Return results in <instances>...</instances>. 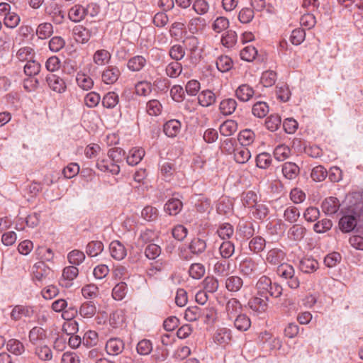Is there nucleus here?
I'll return each mask as SVG.
<instances>
[{"label": "nucleus", "mask_w": 363, "mask_h": 363, "mask_svg": "<svg viewBox=\"0 0 363 363\" xmlns=\"http://www.w3.org/2000/svg\"><path fill=\"white\" fill-rule=\"evenodd\" d=\"M269 208L264 203H257L250 209L252 217L257 220H264L269 214Z\"/></svg>", "instance_id": "e433bc0d"}, {"label": "nucleus", "mask_w": 363, "mask_h": 363, "mask_svg": "<svg viewBox=\"0 0 363 363\" xmlns=\"http://www.w3.org/2000/svg\"><path fill=\"white\" fill-rule=\"evenodd\" d=\"M99 341L98 333L96 331L89 330L84 335L83 344L87 347L96 346Z\"/></svg>", "instance_id": "680f3d73"}, {"label": "nucleus", "mask_w": 363, "mask_h": 363, "mask_svg": "<svg viewBox=\"0 0 363 363\" xmlns=\"http://www.w3.org/2000/svg\"><path fill=\"white\" fill-rule=\"evenodd\" d=\"M109 250L111 257L117 260L123 259L127 255L125 246L118 240H113L110 243Z\"/></svg>", "instance_id": "f3484780"}, {"label": "nucleus", "mask_w": 363, "mask_h": 363, "mask_svg": "<svg viewBox=\"0 0 363 363\" xmlns=\"http://www.w3.org/2000/svg\"><path fill=\"white\" fill-rule=\"evenodd\" d=\"M152 343L150 340L143 339L137 344V352L140 355H148L152 351Z\"/></svg>", "instance_id": "338daca9"}, {"label": "nucleus", "mask_w": 363, "mask_h": 363, "mask_svg": "<svg viewBox=\"0 0 363 363\" xmlns=\"http://www.w3.org/2000/svg\"><path fill=\"white\" fill-rule=\"evenodd\" d=\"M272 284V280L267 276H262L257 282V295L267 297V291Z\"/></svg>", "instance_id": "c9c22d12"}, {"label": "nucleus", "mask_w": 363, "mask_h": 363, "mask_svg": "<svg viewBox=\"0 0 363 363\" xmlns=\"http://www.w3.org/2000/svg\"><path fill=\"white\" fill-rule=\"evenodd\" d=\"M255 135L250 129H245L240 132L238 140L241 146H247L252 144L255 140Z\"/></svg>", "instance_id": "3c124183"}, {"label": "nucleus", "mask_w": 363, "mask_h": 363, "mask_svg": "<svg viewBox=\"0 0 363 363\" xmlns=\"http://www.w3.org/2000/svg\"><path fill=\"white\" fill-rule=\"evenodd\" d=\"M231 331L227 328L218 329L213 337L215 342L219 345L228 344L231 340Z\"/></svg>", "instance_id": "f704fd0d"}, {"label": "nucleus", "mask_w": 363, "mask_h": 363, "mask_svg": "<svg viewBox=\"0 0 363 363\" xmlns=\"http://www.w3.org/2000/svg\"><path fill=\"white\" fill-rule=\"evenodd\" d=\"M145 155L143 149L133 148L130 150L129 155L126 157V162L129 165L134 166L138 164Z\"/></svg>", "instance_id": "4c0bfd02"}, {"label": "nucleus", "mask_w": 363, "mask_h": 363, "mask_svg": "<svg viewBox=\"0 0 363 363\" xmlns=\"http://www.w3.org/2000/svg\"><path fill=\"white\" fill-rule=\"evenodd\" d=\"M86 13V9H85L82 6L77 4L74 5L69 9L68 17L73 22H80L84 18Z\"/></svg>", "instance_id": "b1692460"}, {"label": "nucleus", "mask_w": 363, "mask_h": 363, "mask_svg": "<svg viewBox=\"0 0 363 363\" xmlns=\"http://www.w3.org/2000/svg\"><path fill=\"white\" fill-rule=\"evenodd\" d=\"M33 268V277L38 281H43L51 272L49 267H46L43 262H39L35 264Z\"/></svg>", "instance_id": "5701e85b"}, {"label": "nucleus", "mask_w": 363, "mask_h": 363, "mask_svg": "<svg viewBox=\"0 0 363 363\" xmlns=\"http://www.w3.org/2000/svg\"><path fill=\"white\" fill-rule=\"evenodd\" d=\"M47 13L52 18V21L56 24L62 23L65 18V12L61 9L57 4H51L47 11Z\"/></svg>", "instance_id": "aec40b11"}, {"label": "nucleus", "mask_w": 363, "mask_h": 363, "mask_svg": "<svg viewBox=\"0 0 363 363\" xmlns=\"http://www.w3.org/2000/svg\"><path fill=\"white\" fill-rule=\"evenodd\" d=\"M252 112L255 116L262 118L268 113L269 106L265 102L258 101L253 105Z\"/></svg>", "instance_id": "052dcab7"}, {"label": "nucleus", "mask_w": 363, "mask_h": 363, "mask_svg": "<svg viewBox=\"0 0 363 363\" xmlns=\"http://www.w3.org/2000/svg\"><path fill=\"white\" fill-rule=\"evenodd\" d=\"M46 82L49 87L54 91L62 94L65 91L67 86L65 81L56 74H48Z\"/></svg>", "instance_id": "6e6552de"}, {"label": "nucleus", "mask_w": 363, "mask_h": 363, "mask_svg": "<svg viewBox=\"0 0 363 363\" xmlns=\"http://www.w3.org/2000/svg\"><path fill=\"white\" fill-rule=\"evenodd\" d=\"M203 288L208 293L213 294L217 291L219 283L216 278L213 276L206 277L203 282Z\"/></svg>", "instance_id": "864d4df0"}, {"label": "nucleus", "mask_w": 363, "mask_h": 363, "mask_svg": "<svg viewBox=\"0 0 363 363\" xmlns=\"http://www.w3.org/2000/svg\"><path fill=\"white\" fill-rule=\"evenodd\" d=\"M299 209L294 206H286L284 211L283 218L285 221L290 224H295L300 218Z\"/></svg>", "instance_id": "6ab92c4d"}, {"label": "nucleus", "mask_w": 363, "mask_h": 363, "mask_svg": "<svg viewBox=\"0 0 363 363\" xmlns=\"http://www.w3.org/2000/svg\"><path fill=\"white\" fill-rule=\"evenodd\" d=\"M266 246V240L261 236L254 237L249 242V248L253 253L263 251Z\"/></svg>", "instance_id": "8fccbe9b"}, {"label": "nucleus", "mask_w": 363, "mask_h": 363, "mask_svg": "<svg viewBox=\"0 0 363 363\" xmlns=\"http://www.w3.org/2000/svg\"><path fill=\"white\" fill-rule=\"evenodd\" d=\"M241 200L244 206L251 209L258 203V196L255 191H248L242 193Z\"/></svg>", "instance_id": "c03bdc74"}, {"label": "nucleus", "mask_w": 363, "mask_h": 363, "mask_svg": "<svg viewBox=\"0 0 363 363\" xmlns=\"http://www.w3.org/2000/svg\"><path fill=\"white\" fill-rule=\"evenodd\" d=\"M340 207V201L334 196H330L322 202L321 208L323 211L329 216L335 214Z\"/></svg>", "instance_id": "9d476101"}, {"label": "nucleus", "mask_w": 363, "mask_h": 363, "mask_svg": "<svg viewBox=\"0 0 363 363\" xmlns=\"http://www.w3.org/2000/svg\"><path fill=\"white\" fill-rule=\"evenodd\" d=\"M79 269L76 266H69L64 268L62 278L60 279V285L65 288L72 286L73 280L78 276Z\"/></svg>", "instance_id": "20e7f679"}, {"label": "nucleus", "mask_w": 363, "mask_h": 363, "mask_svg": "<svg viewBox=\"0 0 363 363\" xmlns=\"http://www.w3.org/2000/svg\"><path fill=\"white\" fill-rule=\"evenodd\" d=\"M273 153L277 160L284 161L290 156L291 150L285 145H279L275 147Z\"/></svg>", "instance_id": "bf43d9fd"}, {"label": "nucleus", "mask_w": 363, "mask_h": 363, "mask_svg": "<svg viewBox=\"0 0 363 363\" xmlns=\"http://www.w3.org/2000/svg\"><path fill=\"white\" fill-rule=\"evenodd\" d=\"M121 75L119 69L116 66H109L102 72L101 80L106 84H113Z\"/></svg>", "instance_id": "9b49d317"}, {"label": "nucleus", "mask_w": 363, "mask_h": 363, "mask_svg": "<svg viewBox=\"0 0 363 363\" xmlns=\"http://www.w3.org/2000/svg\"><path fill=\"white\" fill-rule=\"evenodd\" d=\"M235 328L241 332L247 331L251 325V320L246 314H240L233 318Z\"/></svg>", "instance_id": "cd10ccee"}, {"label": "nucleus", "mask_w": 363, "mask_h": 363, "mask_svg": "<svg viewBox=\"0 0 363 363\" xmlns=\"http://www.w3.org/2000/svg\"><path fill=\"white\" fill-rule=\"evenodd\" d=\"M277 79V74L274 71L267 70L262 73L260 82L265 87L273 86Z\"/></svg>", "instance_id": "13d9d810"}, {"label": "nucleus", "mask_w": 363, "mask_h": 363, "mask_svg": "<svg viewBox=\"0 0 363 363\" xmlns=\"http://www.w3.org/2000/svg\"><path fill=\"white\" fill-rule=\"evenodd\" d=\"M41 65L35 60H28L24 65V73L27 76H35L40 72Z\"/></svg>", "instance_id": "0e129e2a"}, {"label": "nucleus", "mask_w": 363, "mask_h": 363, "mask_svg": "<svg viewBox=\"0 0 363 363\" xmlns=\"http://www.w3.org/2000/svg\"><path fill=\"white\" fill-rule=\"evenodd\" d=\"M360 214V212L352 210L343 215L338 223L340 230L343 233L352 231L357 225V220Z\"/></svg>", "instance_id": "7ed1b4c3"}, {"label": "nucleus", "mask_w": 363, "mask_h": 363, "mask_svg": "<svg viewBox=\"0 0 363 363\" xmlns=\"http://www.w3.org/2000/svg\"><path fill=\"white\" fill-rule=\"evenodd\" d=\"M119 102L118 95L114 91H109L102 99V105L106 108H113Z\"/></svg>", "instance_id": "79ce46f5"}, {"label": "nucleus", "mask_w": 363, "mask_h": 363, "mask_svg": "<svg viewBox=\"0 0 363 363\" xmlns=\"http://www.w3.org/2000/svg\"><path fill=\"white\" fill-rule=\"evenodd\" d=\"M237 105V101L234 99L228 98L220 103L219 108L223 115L228 116L234 113Z\"/></svg>", "instance_id": "2f4dec72"}, {"label": "nucleus", "mask_w": 363, "mask_h": 363, "mask_svg": "<svg viewBox=\"0 0 363 363\" xmlns=\"http://www.w3.org/2000/svg\"><path fill=\"white\" fill-rule=\"evenodd\" d=\"M286 257V253L279 248H272L267 252L266 261L272 265H279L282 264Z\"/></svg>", "instance_id": "f8f14e48"}, {"label": "nucleus", "mask_w": 363, "mask_h": 363, "mask_svg": "<svg viewBox=\"0 0 363 363\" xmlns=\"http://www.w3.org/2000/svg\"><path fill=\"white\" fill-rule=\"evenodd\" d=\"M231 264L227 259L217 261L213 266V272L219 277H226L230 273Z\"/></svg>", "instance_id": "4be33fe9"}, {"label": "nucleus", "mask_w": 363, "mask_h": 363, "mask_svg": "<svg viewBox=\"0 0 363 363\" xmlns=\"http://www.w3.org/2000/svg\"><path fill=\"white\" fill-rule=\"evenodd\" d=\"M282 173L285 178L294 179L299 173V167L294 162H285L282 165Z\"/></svg>", "instance_id": "c756f323"}, {"label": "nucleus", "mask_w": 363, "mask_h": 363, "mask_svg": "<svg viewBox=\"0 0 363 363\" xmlns=\"http://www.w3.org/2000/svg\"><path fill=\"white\" fill-rule=\"evenodd\" d=\"M183 43L186 49L190 52V57L197 60L201 57V50L199 48V39L194 35H189L184 38Z\"/></svg>", "instance_id": "39448f33"}, {"label": "nucleus", "mask_w": 363, "mask_h": 363, "mask_svg": "<svg viewBox=\"0 0 363 363\" xmlns=\"http://www.w3.org/2000/svg\"><path fill=\"white\" fill-rule=\"evenodd\" d=\"M6 349L15 355H21L25 351L23 344L16 339H11L6 343Z\"/></svg>", "instance_id": "49530a36"}, {"label": "nucleus", "mask_w": 363, "mask_h": 363, "mask_svg": "<svg viewBox=\"0 0 363 363\" xmlns=\"http://www.w3.org/2000/svg\"><path fill=\"white\" fill-rule=\"evenodd\" d=\"M182 203L178 199H171L164 205V211L171 216L177 215L182 208Z\"/></svg>", "instance_id": "473e14b6"}, {"label": "nucleus", "mask_w": 363, "mask_h": 363, "mask_svg": "<svg viewBox=\"0 0 363 363\" xmlns=\"http://www.w3.org/2000/svg\"><path fill=\"white\" fill-rule=\"evenodd\" d=\"M238 130V123L233 120H227L219 127L220 133L225 137L233 135Z\"/></svg>", "instance_id": "c85d7f7f"}, {"label": "nucleus", "mask_w": 363, "mask_h": 363, "mask_svg": "<svg viewBox=\"0 0 363 363\" xmlns=\"http://www.w3.org/2000/svg\"><path fill=\"white\" fill-rule=\"evenodd\" d=\"M255 94V91L252 86L247 84L240 85L235 90L236 97L242 102L250 101Z\"/></svg>", "instance_id": "dca6fc26"}, {"label": "nucleus", "mask_w": 363, "mask_h": 363, "mask_svg": "<svg viewBox=\"0 0 363 363\" xmlns=\"http://www.w3.org/2000/svg\"><path fill=\"white\" fill-rule=\"evenodd\" d=\"M128 291L127 284L125 282L117 284L112 290V296L115 300L121 301Z\"/></svg>", "instance_id": "69168bd1"}, {"label": "nucleus", "mask_w": 363, "mask_h": 363, "mask_svg": "<svg viewBox=\"0 0 363 363\" xmlns=\"http://www.w3.org/2000/svg\"><path fill=\"white\" fill-rule=\"evenodd\" d=\"M96 312V305L93 301H86L83 303L79 308L81 316L86 318L93 317Z\"/></svg>", "instance_id": "09e8293b"}, {"label": "nucleus", "mask_w": 363, "mask_h": 363, "mask_svg": "<svg viewBox=\"0 0 363 363\" xmlns=\"http://www.w3.org/2000/svg\"><path fill=\"white\" fill-rule=\"evenodd\" d=\"M268 301L267 297H262L258 295L257 296L251 298L247 304L250 308L252 311L258 313H263L267 308Z\"/></svg>", "instance_id": "ddd939ff"}, {"label": "nucleus", "mask_w": 363, "mask_h": 363, "mask_svg": "<svg viewBox=\"0 0 363 363\" xmlns=\"http://www.w3.org/2000/svg\"><path fill=\"white\" fill-rule=\"evenodd\" d=\"M197 100L199 105L203 107H208L215 103L216 96L213 91L207 89L199 94Z\"/></svg>", "instance_id": "393cba45"}, {"label": "nucleus", "mask_w": 363, "mask_h": 363, "mask_svg": "<svg viewBox=\"0 0 363 363\" xmlns=\"http://www.w3.org/2000/svg\"><path fill=\"white\" fill-rule=\"evenodd\" d=\"M243 286V280L238 276H230L225 280V287L231 292L239 291Z\"/></svg>", "instance_id": "7c9ffc66"}, {"label": "nucleus", "mask_w": 363, "mask_h": 363, "mask_svg": "<svg viewBox=\"0 0 363 363\" xmlns=\"http://www.w3.org/2000/svg\"><path fill=\"white\" fill-rule=\"evenodd\" d=\"M217 69L221 72L230 70L233 66V60L227 55L218 57L216 62Z\"/></svg>", "instance_id": "a18cd8bd"}, {"label": "nucleus", "mask_w": 363, "mask_h": 363, "mask_svg": "<svg viewBox=\"0 0 363 363\" xmlns=\"http://www.w3.org/2000/svg\"><path fill=\"white\" fill-rule=\"evenodd\" d=\"M267 269L266 263L246 257L240 264V271L245 277H254L264 273Z\"/></svg>", "instance_id": "f257e3e1"}, {"label": "nucleus", "mask_w": 363, "mask_h": 363, "mask_svg": "<svg viewBox=\"0 0 363 363\" xmlns=\"http://www.w3.org/2000/svg\"><path fill=\"white\" fill-rule=\"evenodd\" d=\"M76 82L79 88L83 90H90L94 86L93 79L88 75L83 73H77Z\"/></svg>", "instance_id": "ea45409f"}, {"label": "nucleus", "mask_w": 363, "mask_h": 363, "mask_svg": "<svg viewBox=\"0 0 363 363\" xmlns=\"http://www.w3.org/2000/svg\"><path fill=\"white\" fill-rule=\"evenodd\" d=\"M307 229L301 224H293L287 230L288 239L294 242H299L305 238Z\"/></svg>", "instance_id": "423d86ee"}, {"label": "nucleus", "mask_w": 363, "mask_h": 363, "mask_svg": "<svg viewBox=\"0 0 363 363\" xmlns=\"http://www.w3.org/2000/svg\"><path fill=\"white\" fill-rule=\"evenodd\" d=\"M182 71V64L175 61L169 63L165 68L166 74L170 78L178 77L181 74Z\"/></svg>", "instance_id": "5fc2aeb1"}, {"label": "nucleus", "mask_w": 363, "mask_h": 363, "mask_svg": "<svg viewBox=\"0 0 363 363\" xmlns=\"http://www.w3.org/2000/svg\"><path fill=\"white\" fill-rule=\"evenodd\" d=\"M225 311L228 318L229 320H233L235 317L242 314V306L239 300L235 298H232L229 299L226 303Z\"/></svg>", "instance_id": "1a4fd4ad"}, {"label": "nucleus", "mask_w": 363, "mask_h": 363, "mask_svg": "<svg viewBox=\"0 0 363 363\" xmlns=\"http://www.w3.org/2000/svg\"><path fill=\"white\" fill-rule=\"evenodd\" d=\"M281 124V119L278 114H271L265 121L266 128L272 132L278 130Z\"/></svg>", "instance_id": "e2e57ef3"}, {"label": "nucleus", "mask_w": 363, "mask_h": 363, "mask_svg": "<svg viewBox=\"0 0 363 363\" xmlns=\"http://www.w3.org/2000/svg\"><path fill=\"white\" fill-rule=\"evenodd\" d=\"M234 160L237 163L245 164L251 157L250 151L245 146H240L233 149Z\"/></svg>", "instance_id": "412c9836"}, {"label": "nucleus", "mask_w": 363, "mask_h": 363, "mask_svg": "<svg viewBox=\"0 0 363 363\" xmlns=\"http://www.w3.org/2000/svg\"><path fill=\"white\" fill-rule=\"evenodd\" d=\"M298 267L302 272L310 274L318 269V262L312 257H303L299 261Z\"/></svg>", "instance_id": "a211bd4d"}, {"label": "nucleus", "mask_w": 363, "mask_h": 363, "mask_svg": "<svg viewBox=\"0 0 363 363\" xmlns=\"http://www.w3.org/2000/svg\"><path fill=\"white\" fill-rule=\"evenodd\" d=\"M28 338L32 345H40L44 343L46 338V331L40 327H34L30 330Z\"/></svg>", "instance_id": "2eb2a0df"}, {"label": "nucleus", "mask_w": 363, "mask_h": 363, "mask_svg": "<svg viewBox=\"0 0 363 363\" xmlns=\"http://www.w3.org/2000/svg\"><path fill=\"white\" fill-rule=\"evenodd\" d=\"M53 33V26L50 23H42L36 29V35L40 39H47Z\"/></svg>", "instance_id": "37998d69"}, {"label": "nucleus", "mask_w": 363, "mask_h": 363, "mask_svg": "<svg viewBox=\"0 0 363 363\" xmlns=\"http://www.w3.org/2000/svg\"><path fill=\"white\" fill-rule=\"evenodd\" d=\"M202 307L191 306L186 309L184 318L189 322H194L201 318Z\"/></svg>", "instance_id": "de8ad7c7"}, {"label": "nucleus", "mask_w": 363, "mask_h": 363, "mask_svg": "<svg viewBox=\"0 0 363 363\" xmlns=\"http://www.w3.org/2000/svg\"><path fill=\"white\" fill-rule=\"evenodd\" d=\"M73 33L76 40L81 43H87L91 36V31L82 26H75L73 29Z\"/></svg>", "instance_id": "bb28decb"}, {"label": "nucleus", "mask_w": 363, "mask_h": 363, "mask_svg": "<svg viewBox=\"0 0 363 363\" xmlns=\"http://www.w3.org/2000/svg\"><path fill=\"white\" fill-rule=\"evenodd\" d=\"M104 250V244L99 240L89 242L86 247V253L89 257H96Z\"/></svg>", "instance_id": "72a5a7b5"}, {"label": "nucleus", "mask_w": 363, "mask_h": 363, "mask_svg": "<svg viewBox=\"0 0 363 363\" xmlns=\"http://www.w3.org/2000/svg\"><path fill=\"white\" fill-rule=\"evenodd\" d=\"M207 245L205 240L199 238H194L188 245L189 253L186 248H180L179 257L184 259H189L191 258V254L194 255H200L205 252Z\"/></svg>", "instance_id": "f03ea898"}, {"label": "nucleus", "mask_w": 363, "mask_h": 363, "mask_svg": "<svg viewBox=\"0 0 363 363\" xmlns=\"http://www.w3.org/2000/svg\"><path fill=\"white\" fill-rule=\"evenodd\" d=\"M181 130V123L178 120H170L164 125V133L169 138L177 135Z\"/></svg>", "instance_id": "a878e982"}, {"label": "nucleus", "mask_w": 363, "mask_h": 363, "mask_svg": "<svg viewBox=\"0 0 363 363\" xmlns=\"http://www.w3.org/2000/svg\"><path fill=\"white\" fill-rule=\"evenodd\" d=\"M124 350V342L120 338L109 339L106 344V350L108 354L118 355Z\"/></svg>", "instance_id": "4468645a"}, {"label": "nucleus", "mask_w": 363, "mask_h": 363, "mask_svg": "<svg viewBox=\"0 0 363 363\" xmlns=\"http://www.w3.org/2000/svg\"><path fill=\"white\" fill-rule=\"evenodd\" d=\"M147 65V58L143 55H135L130 57L126 64L129 71L133 72H139L142 71Z\"/></svg>", "instance_id": "0eeeda50"}, {"label": "nucleus", "mask_w": 363, "mask_h": 363, "mask_svg": "<svg viewBox=\"0 0 363 363\" xmlns=\"http://www.w3.org/2000/svg\"><path fill=\"white\" fill-rule=\"evenodd\" d=\"M219 252L223 259H229L235 253L234 243L230 240L223 241L219 247Z\"/></svg>", "instance_id": "58836bf2"}, {"label": "nucleus", "mask_w": 363, "mask_h": 363, "mask_svg": "<svg viewBox=\"0 0 363 363\" xmlns=\"http://www.w3.org/2000/svg\"><path fill=\"white\" fill-rule=\"evenodd\" d=\"M111 53L104 49L98 50L95 52L93 60L97 65H104L111 60Z\"/></svg>", "instance_id": "603ef678"}, {"label": "nucleus", "mask_w": 363, "mask_h": 363, "mask_svg": "<svg viewBox=\"0 0 363 363\" xmlns=\"http://www.w3.org/2000/svg\"><path fill=\"white\" fill-rule=\"evenodd\" d=\"M158 216V210L152 206H145L141 211V217L148 222L156 220Z\"/></svg>", "instance_id": "6e6d98bb"}, {"label": "nucleus", "mask_w": 363, "mask_h": 363, "mask_svg": "<svg viewBox=\"0 0 363 363\" xmlns=\"http://www.w3.org/2000/svg\"><path fill=\"white\" fill-rule=\"evenodd\" d=\"M217 233L222 240H224V241L228 240V239L233 236L234 229L232 225L225 223L219 226L217 230Z\"/></svg>", "instance_id": "4d7b16f0"}, {"label": "nucleus", "mask_w": 363, "mask_h": 363, "mask_svg": "<svg viewBox=\"0 0 363 363\" xmlns=\"http://www.w3.org/2000/svg\"><path fill=\"white\" fill-rule=\"evenodd\" d=\"M68 261L74 265H79L85 259V255L82 251L73 250L67 255Z\"/></svg>", "instance_id": "774afa93"}, {"label": "nucleus", "mask_w": 363, "mask_h": 363, "mask_svg": "<svg viewBox=\"0 0 363 363\" xmlns=\"http://www.w3.org/2000/svg\"><path fill=\"white\" fill-rule=\"evenodd\" d=\"M35 354L43 361H50L52 358L50 348L44 343L35 346Z\"/></svg>", "instance_id": "a19ab883"}]
</instances>
